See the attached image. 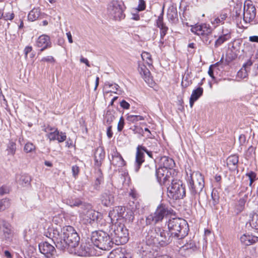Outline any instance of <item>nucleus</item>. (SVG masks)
Segmentation results:
<instances>
[{
  "mask_svg": "<svg viewBox=\"0 0 258 258\" xmlns=\"http://www.w3.org/2000/svg\"><path fill=\"white\" fill-rule=\"evenodd\" d=\"M167 17L169 22L172 23H176L178 21V14L177 10L174 7L168 9Z\"/></svg>",
  "mask_w": 258,
  "mask_h": 258,
  "instance_id": "25",
  "label": "nucleus"
},
{
  "mask_svg": "<svg viewBox=\"0 0 258 258\" xmlns=\"http://www.w3.org/2000/svg\"><path fill=\"white\" fill-rule=\"evenodd\" d=\"M245 204V200L244 199L241 198L239 200L238 205L236 206L238 212H240L243 210Z\"/></svg>",
  "mask_w": 258,
  "mask_h": 258,
  "instance_id": "46",
  "label": "nucleus"
},
{
  "mask_svg": "<svg viewBox=\"0 0 258 258\" xmlns=\"http://www.w3.org/2000/svg\"><path fill=\"white\" fill-rule=\"evenodd\" d=\"M157 180L160 185L167 186L169 185L170 181L172 182V180H175V179H173L171 173H170L165 174L162 177H161V178H157Z\"/></svg>",
  "mask_w": 258,
  "mask_h": 258,
  "instance_id": "32",
  "label": "nucleus"
},
{
  "mask_svg": "<svg viewBox=\"0 0 258 258\" xmlns=\"http://www.w3.org/2000/svg\"><path fill=\"white\" fill-rule=\"evenodd\" d=\"M46 236L52 239L56 248L64 250L69 247H76L78 245L80 237L74 228L66 226L61 229L49 228Z\"/></svg>",
  "mask_w": 258,
  "mask_h": 258,
  "instance_id": "1",
  "label": "nucleus"
},
{
  "mask_svg": "<svg viewBox=\"0 0 258 258\" xmlns=\"http://www.w3.org/2000/svg\"><path fill=\"white\" fill-rule=\"evenodd\" d=\"M252 64V62L250 59H248L245 63H244L242 68H244L247 70V68H249Z\"/></svg>",
  "mask_w": 258,
  "mask_h": 258,
  "instance_id": "62",
  "label": "nucleus"
},
{
  "mask_svg": "<svg viewBox=\"0 0 258 258\" xmlns=\"http://www.w3.org/2000/svg\"><path fill=\"white\" fill-rule=\"evenodd\" d=\"M138 71L143 79L149 86H152L154 84L150 71L145 65L140 64Z\"/></svg>",
  "mask_w": 258,
  "mask_h": 258,
  "instance_id": "17",
  "label": "nucleus"
},
{
  "mask_svg": "<svg viewBox=\"0 0 258 258\" xmlns=\"http://www.w3.org/2000/svg\"><path fill=\"white\" fill-rule=\"evenodd\" d=\"M107 136L109 139H111L113 136V132L112 131V126H109L107 128Z\"/></svg>",
  "mask_w": 258,
  "mask_h": 258,
  "instance_id": "59",
  "label": "nucleus"
},
{
  "mask_svg": "<svg viewBox=\"0 0 258 258\" xmlns=\"http://www.w3.org/2000/svg\"><path fill=\"white\" fill-rule=\"evenodd\" d=\"M171 213V209L168 206L160 204L159 205L155 212L147 217L146 219V225H149L153 223L156 224L163 220L164 217Z\"/></svg>",
  "mask_w": 258,
  "mask_h": 258,
  "instance_id": "10",
  "label": "nucleus"
},
{
  "mask_svg": "<svg viewBox=\"0 0 258 258\" xmlns=\"http://www.w3.org/2000/svg\"><path fill=\"white\" fill-rule=\"evenodd\" d=\"M190 31L199 36L206 45H208L211 43L212 40L210 39V37L213 33V29L209 24L206 23H197L194 25H191Z\"/></svg>",
  "mask_w": 258,
  "mask_h": 258,
  "instance_id": "6",
  "label": "nucleus"
},
{
  "mask_svg": "<svg viewBox=\"0 0 258 258\" xmlns=\"http://www.w3.org/2000/svg\"><path fill=\"white\" fill-rule=\"evenodd\" d=\"M33 50V48L31 46H26L24 49V52L25 54V58H27L28 57V54L29 53L31 52Z\"/></svg>",
  "mask_w": 258,
  "mask_h": 258,
  "instance_id": "53",
  "label": "nucleus"
},
{
  "mask_svg": "<svg viewBox=\"0 0 258 258\" xmlns=\"http://www.w3.org/2000/svg\"><path fill=\"white\" fill-rule=\"evenodd\" d=\"M9 192V188L6 186H2L0 187V196Z\"/></svg>",
  "mask_w": 258,
  "mask_h": 258,
  "instance_id": "56",
  "label": "nucleus"
},
{
  "mask_svg": "<svg viewBox=\"0 0 258 258\" xmlns=\"http://www.w3.org/2000/svg\"><path fill=\"white\" fill-rule=\"evenodd\" d=\"M51 45L52 43L50 37L46 34H42L39 36L35 42V46L40 48V52L50 48Z\"/></svg>",
  "mask_w": 258,
  "mask_h": 258,
  "instance_id": "14",
  "label": "nucleus"
},
{
  "mask_svg": "<svg viewBox=\"0 0 258 258\" xmlns=\"http://www.w3.org/2000/svg\"><path fill=\"white\" fill-rule=\"evenodd\" d=\"M65 203L68 205L74 207H79L82 206V208H83V205L86 204L85 203H83L81 200L79 198H76L73 197H71L66 199Z\"/></svg>",
  "mask_w": 258,
  "mask_h": 258,
  "instance_id": "27",
  "label": "nucleus"
},
{
  "mask_svg": "<svg viewBox=\"0 0 258 258\" xmlns=\"http://www.w3.org/2000/svg\"><path fill=\"white\" fill-rule=\"evenodd\" d=\"M40 16V8H34L29 13L28 15V19L30 21L33 22L37 20L39 18Z\"/></svg>",
  "mask_w": 258,
  "mask_h": 258,
  "instance_id": "28",
  "label": "nucleus"
},
{
  "mask_svg": "<svg viewBox=\"0 0 258 258\" xmlns=\"http://www.w3.org/2000/svg\"><path fill=\"white\" fill-rule=\"evenodd\" d=\"M63 218L62 215H55L52 217V222L56 225H60L63 222Z\"/></svg>",
  "mask_w": 258,
  "mask_h": 258,
  "instance_id": "41",
  "label": "nucleus"
},
{
  "mask_svg": "<svg viewBox=\"0 0 258 258\" xmlns=\"http://www.w3.org/2000/svg\"><path fill=\"white\" fill-rule=\"evenodd\" d=\"M154 244L148 243L147 239L145 242H143L139 244L138 246V251L139 253L142 255L143 257H147L150 256L151 250L152 249V246Z\"/></svg>",
  "mask_w": 258,
  "mask_h": 258,
  "instance_id": "20",
  "label": "nucleus"
},
{
  "mask_svg": "<svg viewBox=\"0 0 258 258\" xmlns=\"http://www.w3.org/2000/svg\"><path fill=\"white\" fill-rule=\"evenodd\" d=\"M249 224L252 228L258 230V214H254L249 220Z\"/></svg>",
  "mask_w": 258,
  "mask_h": 258,
  "instance_id": "37",
  "label": "nucleus"
},
{
  "mask_svg": "<svg viewBox=\"0 0 258 258\" xmlns=\"http://www.w3.org/2000/svg\"><path fill=\"white\" fill-rule=\"evenodd\" d=\"M80 61L81 62L85 63L87 66H88L89 67H90L89 62L87 58H84L83 56H82L80 58Z\"/></svg>",
  "mask_w": 258,
  "mask_h": 258,
  "instance_id": "63",
  "label": "nucleus"
},
{
  "mask_svg": "<svg viewBox=\"0 0 258 258\" xmlns=\"http://www.w3.org/2000/svg\"><path fill=\"white\" fill-rule=\"evenodd\" d=\"M167 226L171 235L178 239L184 238L188 234L189 228L187 222L182 218L169 219Z\"/></svg>",
  "mask_w": 258,
  "mask_h": 258,
  "instance_id": "3",
  "label": "nucleus"
},
{
  "mask_svg": "<svg viewBox=\"0 0 258 258\" xmlns=\"http://www.w3.org/2000/svg\"><path fill=\"white\" fill-rule=\"evenodd\" d=\"M109 234L113 240L115 241L117 245L124 244L128 241V230L124 224L119 222L112 223Z\"/></svg>",
  "mask_w": 258,
  "mask_h": 258,
  "instance_id": "4",
  "label": "nucleus"
},
{
  "mask_svg": "<svg viewBox=\"0 0 258 258\" xmlns=\"http://www.w3.org/2000/svg\"><path fill=\"white\" fill-rule=\"evenodd\" d=\"M120 106L124 109H128L130 107V104L124 100L120 102Z\"/></svg>",
  "mask_w": 258,
  "mask_h": 258,
  "instance_id": "55",
  "label": "nucleus"
},
{
  "mask_svg": "<svg viewBox=\"0 0 258 258\" xmlns=\"http://www.w3.org/2000/svg\"><path fill=\"white\" fill-rule=\"evenodd\" d=\"M243 45L246 52H251L252 51V47L251 44L248 42H244Z\"/></svg>",
  "mask_w": 258,
  "mask_h": 258,
  "instance_id": "57",
  "label": "nucleus"
},
{
  "mask_svg": "<svg viewBox=\"0 0 258 258\" xmlns=\"http://www.w3.org/2000/svg\"><path fill=\"white\" fill-rule=\"evenodd\" d=\"M168 163V162H164L163 166L161 164L158 165L159 167L156 169L157 178H161V177H162L165 174L171 173L170 170L175 166V162H171L170 165L167 167Z\"/></svg>",
  "mask_w": 258,
  "mask_h": 258,
  "instance_id": "18",
  "label": "nucleus"
},
{
  "mask_svg": "<svg viewBox=\"0 0 258 258\" xmlns=\"http://www.w3.org/2000/svg\"><path fill=\"white\" fill-rule=\"evenodd\" d=\"M246 176H247L249 179V185L251 186L253 182L255 181L256 178V174L253 171H250L246 174Z\"/></svg>",
  "mask_w": 258,
  "mask_h": 258,
  "instance_id": "45",
  "label": "nucleus"
},
{
  "mask_svg": "<svg viewBox=\"0 0 258 258\" xmlns=\"http://www.w3.org/2000/svg\"><path fill=\"white\" fill-rule=\"evenodd\" d=\"M218 63H215L214 65H211L210 66L208 70V74L212 78L214 79L215 77L214 76V70H213V67H216Z\"/></svg>",
  "mask_w": 258,
  "mask_h": 258,
  "instance_id": "54",
  "label": "nucleus"
},
{
  "mask_svg": "<svg viewBox=\"0 0 258 258\" xmlns=\"http://www.w3.org/2000/svg\"><path fill=\"white\" fill-rule=\"evenodd\" d=\"M245 158L247 160H253L255 156V147L250 146L245 153Z\"/></svg>",
  "mask_w": 258,
  "mask_h": 258,
  "instance_id": "35",
  "label": "nucleus"
},
{
  "mask_svg": "<svg viewBox=\"0 0 258 258\" xmlns=\"http://www.w3.org/2000/svg\"><path fill=\"white\" fill-rule=\"evenodd\" d=\"M228 17V15L225 11H222L218 16H215L211 20V24L217 27L220 25H223Z\"/></svg>",
  "mask_w": 258,
  "mask_h": 258,
  "instance_id": "22",
  "label": "nucleus"
},
{
  "mask_svg": "<svg viewBox=\"0 0 258 258\" xmlns=\"http://www.w3.org/2000/svg\"><path fill=\"white\" fill-rule=\"evenodd\" d=\"M39 249L41 253L44 254L47 258H52L55 252L54 247L48 242H43L39 244Z\"/></svg>",
  "mask_w": 258,
  "mask_h": 258,
  "instance_id": "16",
  "label": "nucleus"
},
{
  "mask_svg": "<svg viewBox=\"0 0 258 258\" xmlns=\"http://www.w3.org/2000/svg\"><path fill=\"white\" fill-rule=\"evenodd\" d=\"M67 36L69 42L70 43H72L73 41L72 36V34H71V32H67Z\"/></svg>",
  "mask_w": 258,
  "mask_h": 258,
  "instance_id": "64",
  "label": "nucleus"
},
{
  "mask_svg": "<svg viewBox=\"0 0 258 258\" xmlns=\"http://www.w3.org/2000/svg\"><path fill=\"white\" fill-rule=\"evenodd\" d=\"M3 238L7 242L12 241L14 233L11 224L6 221H2Z\"/></svg>",
  "mask_w": 258,
  "mask_h": 258,
  "instance_id": "15",
  "label": "nucleus"
},
{
  "mask_svg": "<svg viewBox=\"0 0 258 258\" xmlns=\"http://www.w3.org/2000/svg\"><path fill=\"white\" fill-rule=\"evenodd\" d=\"M111 223L118 222L121 219L132 222L134 219V214L131 210H127L124 207H115L112 211H110L108 215Z\"/></svg>",
  "mask_w": 258,
  "mask_h": 258,
  "instance_id": "7",
  "label": "nucleus"
},
{
  "mask_svg": "<svg viewBox=\"0 0 258 258\" xmlns=\"http://www.w3.org/2000/svg\"><path fill=\"white\" fill-rule=\"evenodd\" d=\"M81 214L85 224H92L97 221L100 213L93 210L89 204H84Z\"/></svg>",
  "mask_w": 258,
  "mask_h": 258,
  "instance_id": "12",
  "label": "nucleus"
},
{
  "mask_svg": "<svg viewBox=\"0 0 258 258\" xmlns=\"http://www.w3.org/2000/svg\"><path fill=\"white\" fill-rule=\"evenodd\" d=\"M91 241L95 246L104 250H109L114 244L110 234L103 231L93 232Z\"/></svg>",
  "mask_w": 258,
  "mask_h": 258,
  "instance_id": "5",
  "label": "nucleus"
},
{
  "mask_svg": "<svg viewBox=\"0 0 258 258\" xmlns=\"http://www.w3.org/2000/svg\"><path fill=\"white\" fill-rule=\"evenodd\" d=\"M248 76L247 70L244 68L241 69L237 72V78L239 79H244Z\"/></svg>",
  "mask_w": 258,
  "mask_h": 258,
  "instance_id": "43",
  "label": "nucleus"
},
{
  "mask_svg": "<svg viewBox=\"0 0 258 258\" xmlns=\"http://www.w3.org/2000/svg\"><path fill=\"white\" fill-rule=\"evenodd\" d=\"M10 200L8 198L3 199L0 200V212L3 211L10 206Z\"/></svg>",
  "mask_w": 258,
  "mask_h": 258,
  "instance_id": "39",
  "label": "nucleus"
},
{
  "mask_svg": "<svg viewBox=\"0 0 258 258\" xmlns=\"http://www.w3.org/2000/svg\"><path fill=\"white\" fill-rule=\"evenodd\" d=\"M203 88L198 87L192 91L189 99V105L191 108L192 107L194 104L203 94Z\"/></svg>",
  "mask_w": 258,
  "mask_h": 258,
  "instance_id": "23",
  "label": "nucleus"
},
{
  "mask_svg": "<svg viewBox=\"0 0 258 258\" xmlns=\"http://www.w3.org/2000/svg\"><path fill=\"white\" fill-rule=\"evenodd\" d=\"M231 38V35L230 32H228L225 34H222L221 35L219 36L215 41L214 47L215 48H218L224 42L230 40Z\"/></svg>",
  "mask_w": 258,
  "mask_h": 258,
  "instance_id": "26",
  "label": "nucleus"
},
{
  "mask_svg": "<svg viewBox=\"0 0 258 258\" xmlns=\"http://www.w3.org/2000/svg\"><path fill=\"white\" fill-rule=\"evenodd\" d=\"M164 10L163 9L162 11V12L161 14L158 16L157 19L156 21V26L158 27V26L163 25L165 24L164 22Z\"/></svg>",
  "mask_w": 258,
  "mask_h": 258,
  "instance_id": "44",
  "label": "nucleus"
},
{
  "mask_svg": "<svg viewBox=\"0 0 258 258\" xmlns=\"http://www.w3.org/2000/svg\"><path fill=\"white\" fill-rule=\"evenodd\" d=\"M141 57L144 61H145L149 67L153 65V59L151 54L147 51H143L141 54Z\"/></svg>",
  "mask_w": 258,
  "mask_h": 258,
  "instance_id": "34",
  "label": "nucleus"
},
{
  "mask_svg": "<svg viewBox=\"0 0 258 258\" xmlns=\"http://www.w3.org/2000/svg\"><path fill=\"white\" fill-rule=\"evenodd\" d=\"M15 17V15L13 11L4 13L3 18L5 20H12Z\"/></svg>",
  "mask_w": 258,
  "mask_h": 258,
  "instance_id": "49",
  "label": "nucleus"
},
{
  "mask_svg": "<svg viewBox=\"0 0 258 258\" xmlns=\"http://www.w3.org/2000/svg\"><path fill=\"white\" fill-rule=\"evenodd\" d=\"M35 146L33 143L27 142L25 145L24 150L27 153H31L35 150Z\"/></svg>",
  "mask_w": 258,
  "mask_h": 258,
  "instance_id": "42",
  "label": "nucleus"
},
{
  "mask_svg": "<svg viewBox=\"0 0 258 258\" xmlns=\"http://www.w3.org/2000/svg\"><path fill=\"white\" fill-rule=\"evenodd\" d=\"M238 162H226L225 166H227L229 168L230 170L235 171L237 168Z\"/></svg>",
  "mask_w": 258,
  "mask_h": 258,
  "instance_id": "47",
  "label": "nucleus"
},
{
  "mask_svg": "<svg viewBox=\"0 0 258 258\" xmlns=\"http://www.w3.org/2000/svg\"><path fill=\"white\" fill-rule=\"evenodd\" d=\"M181 248L183 250H191L192 251H194L197 249V246L194 240L190 239L188 242L182 245L181 247Z\"/></svg>",
  "mask_w": 258,
  "mask_h": 258,
  "instance_id": "36",
  "label": "nucleus"
},
{
  "mask_svg": "<svg viewBox=\"0 0 258 258\" xmlns=\"http://www.w3.org/2000/svg\"><path fill=\"white\" fill-rule=\"evenodd\" d=\"M125 124L124 119L123 116H121L119 118V121L117 124V131L120 132L122 131Z\"/></svg>",
  "mask_w": 258,
  "mask_h": 258,
  "instance_id": "48",
  "label": "nucleus"
},
{
  "mask_svg": "<svg viewBox=\"0 0 258 258\" xmlns=\"http://www.w3.org/2000/svg\"><path fill=\"white\" fill-rule=\"evenodd\" d=\"M146 5L145 1L144 0H139L137 10L138 11H143L146 9Z\"/></svg>",
  "mask_w": 258,
  "mask_h": 258,
  "instance_id": "50",
  "label": "nucleus"
},
{
  "mask_svg": "<svg viewBox=\"0 0 258 258\" xmlns=\"http://www.w3.org/2000/svg\"><path fill=\"white\" fill-rule=\"evenodd\" d=\"M256 9L250 0H246L244 4L243 20L246 23H250L255 18Z\"/></svg>",
  "mask_w": 258,
  "mask_h": 258,
  "instance_id": "13",
  "label": "nucleus"
},
{
  "mask_svg": "<svg viewBox=\"0 0 258 258\" xmlns=\"http://www.w3.org/2000/svg\"><path fill=\"white\" fill-rule=\"evenodd\" d=\"M72 170L73 175L74 176H76V175H78V174L79 173V167L76 165L73 166L72 168Z\"/></svg>",
  "mask_w": 258,
  "mask_h": 258,
  "instance_id": "58",
  "label": "nucleus"
},
{
  "mask_svg": "<svg viewBox=\"0 0 258 258\" xmlns=\"http://www.w3.org/2000/svg\"><path fill=\"white\" fill-rule=\"evenodd\" d=\"M241 243L245 246H249L258 242V237L249 234H243L240 238Z\"/></svg>",
  "mask_w": 258,
  "mask_h": 258,
  "instance_id": "21",
  "label": "nucleus"
},
{
  "mask_svg": "<svg viewBox=\"0 0 258 258\" xmlns=\"http://www.w3.org/2000/svg\"><path fill=\"white\" fill-rule=\"evenodd\" d=\"M239 158L238 156L234 155L228 157L227 159L228 161H238Z\"/></svg>",
  "mask_w": 258,
  "mask_h": 258,
  "instance_id": "61",
  "label": "nucleus"
},
{
  "mask_svg": "<svg viewBox=\"0 0 258 258\" xmlns=\"http://www.w3.org/2000/svg\"><path fill=\"white\" fill-rule=\"evenodd\" d=\"M16 144L13 141H10L7 146L6 152L7 155L14 156L16 151Z\"/></svg>",
  "mask_w": 258,
  "mask_h": 258,
  "instance_id": "33",
  "label": "nucleus"
},
{
  "mask_svg": "<svg viewBox=\"0 0 258 258\" xmlns=\"http://www.w3.org/2000/svg\"><path fill=\"white\" fill-rule=\"evenodd\" d=\"M146 151V148L141 145H139L137 148L136 161H145L144 152Z\"/></svg>",
  "mask_w": 258,
  "mask_h": 258,
  "instance_id": "29",
  "label": "nucleus"
},
{
  "mask_svg": "<svg viewBox=\"0 0 258 258\" xmlns=\"http://www.w3.org/2000/svg\"><path fill=\"white\" fill-rule=\"evenodd\" d=\"M109 14L112 15L115 20H121L125 17L123 10L119 5L112 6L108 9Z\"/></svg>",
  "mask_w": 258,
  "mask_h": 258,
  "instance_id": "19",
  "label": "nucleus"
},
{
  "mask_svg": "<svg viewBox=\"0 0 258 258\" xmlns=\"http://www.w3.org/2000/svg\"><path fill=\"white\" fill-rule=\"evenodd\" d=\"M101 201L104 206H109L114 202V197L110 192H105L101 195Z\"/></svg>",
  "mask_w": 258,
  "mask_h": 258,
  "instance_id": "24",
  "label": "nucleus"
},
{
  "mask_svg": "<svg viewBox=\"0 0 258 258\" xmlns=\"http://www.w3.org/2000/svg\"><path fill=\"white\" fill-rule=\"evenodd\" d=\"M167 195L173 200L183 199L185 196V189L182 182L177 179L172 180L170 185L167 187Z\"/></svg>",
  "mask_w": 258,
  "mask_h": 258,
  "instance_id": "9",
  "label": "nucleus"
},
{
  "mask_svg": "<svg viewBox=\"0 0 258 258\" xmlns=\"http://www.w3.org/2000/svg\"><path fill=\"white\" fill-rule=\"evenodd\" d=\"M148 243L165 246L171 241L170 236L167 231L159 227L150 229L145 235Z\"/></svg>",
  "mask_w": 258,
  "mask_h": 258,
  "instance_id": "2",
  "label": "nucleus"
},
{
  "mask_svg": "<svg viewBox=\"0 0 258 258\" xmlns=\"http://www.w3.org/2000/svg\"><path fill=\"white\" fill-rule=\"evenodd\" d=\"M16 180L19 184L23 186H27L29 184L31 178L27 175H18L16 177Z\"/></svg>",
  "mask_w": 258,
  "mask_h": 258,
  "instance_id": "31",
  "label": "nucleus"
},
{
  "mask_svg": "<svg viewBox=\"0 0 258 258\" xmlns=\"http://www.w3.org/2000/svg\"><path fill=\"white\" fill-rule=\"evenodd\" d=\"M157 27L160 29V37L163 39L167 33L168 27L166 26V24L158 26Z\"/></svg>",
  "mask_w": 258,
  "mask_h": 258,
  "instance_id": "40",
  "label": "nucleus"
},
{
  "mask_svg": "<svg viewBox=\"0 0 258 258\" xmlns=\"http://www.w3.org/2000/svg\"><path fill=\"white\" fill-rule=\"evenodd\" d=\"M108 258H131L127 254L123 253L121 250L116 249L111 251Z\"/></svg>",
  "mask_w": 258,
  "mask_h": 258,
  "instance_id": "30",
  "label": "nucleus"
},
{
  "mask_svg": "<svg viewBox=\"0 0 258 258\" xmlns=\"http://www.w3.org/2000/svg\"><path fill=\"white\" fill-rule=\"evenodd\" d=\"M189 174L187 182L190 192L194 195L199 194L204 187V177L199 172H194Z\"/></svg>",
  "mask_w": 258,
  "mask_h": 258,
  "instance_id": "8",
  "label": "nucleus"
},
{
  "mask_svg": "<svg viewBox=\"0 0 258 258\" xmlns=\"http://www.w3.org/2000/svg\"><path fill=\"white\" fill-rule=\"evenodd\" d=\"M248 40L250 42L258 43V36H250L249 37Z\"/></svg>",
  "mask_w": 258,
  "mask_h": 258,
  "instance_id": "60",
  "label": "nucleus"
},
{
  "mask_svg": "<svg viewBox=\"0 0 258 258\" xmlns=\"http://www.w3.org/2000/svg\"><path fill=\"white\" fill-rule=\"evenodd\" d=\"M41 61L54 63L55 62V59L52 56H48L42 58Z\"/></svg>",
  "mask_w": 258,
  "mask_h": 258,
  "instance_id": "52",
  "label": "nucleus"
},
{
  "mask_svg": "<svg viewBox=\"0 0 258 258\" xmlns=\"http://www.w3.org/2000/svg\"><path fill=\"white\" fill-rule=\"evenodd\" d=\"M211 196L214 205L218 204L219 201V197L218 195L217 191L213 190L212 192Z\"/></svg>",
  "mask_w": 258,
  "mask_h": 258,
  "instance_id": "51",
  "label": "nucleus"
},
{
  "mask_svg": "<svg viewBox=\"0 0 258 258\" xmlns=\"http://www.w3.org/2000/svg\"><path fill=\"white\" fill-rule=\"evenodd\" d=\"M126 119L131 123H136L138 121L144 120L145 117L141 115H127Z\"/></svg>",
  "mask_w": 258,
  "mask_h": 258,
  "instance_id": "38",
  "label": "nucleus"
},
{
  "mask_svg": "<svg viewBox=\"0 0 258 258\" xmlns=\"http://www.w3.org/2000/svg\"><path fill=\"white\" fill-rule=\"evenodd\" d=\"M43 131L46 133V136L50 141H57L58 143H62L67 139L66 133L60 132L57 127L49 124L45 126Z\"/></svg>",
  "mask_w": 258,
  "mask_h": 258,
  "instance_id": "11",
  "label": "nucleus"
}]
</instances>
